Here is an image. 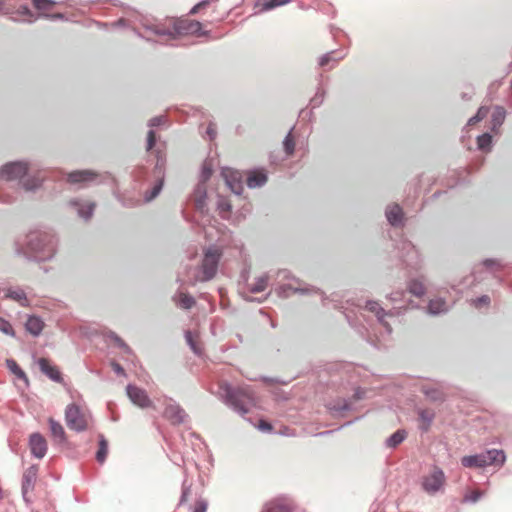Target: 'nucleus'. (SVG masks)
I'll return each mask as SVG.
<instances>
[{
  "mask_svg": "<svg viewBox=\"0 0 512 512\" xmlns=\"http://www.w3.org/2000/svg\"><path fill=\"white\" fill-rule=\"evenodd\" d=\"M267 181V175L263 171H252L247 177V185L250 188L260 187Z\"/></svg>",
  "mask_w": 512,
  "mask_h": 512,
  "instance_id": "17",
  "label": "nucleus"
},
{
  "mask_svg": "<svg viewBox=\"0 0 512 512\" xmlns=\"http://www.w3.org/2000/svg\"><path fill=\"white\" fill-rule=\"evenodd\" d=\"M480 121V119H478V117L475 115L473 117H471L468 121V125H475L476 123H478Z\"/></svg>",
  "mask_w": 512,
  "mask_h": 512,
  "instance_id": "51",
  "label": "nucleus"
},
{
  "mask_svg": "<svg viewBox=\"0 0 512 512\" xmlns=\"http://www.w3.org/2000/svg\"><path fill=\"white\" fill-rule=\"evenodd\" d=\"M291 504L287 499L278 498L268 502L263 512H291Z\"/></svg>",
  "mask_w": 512,
  "mask_h": 512,
  "instance_id": "12",
  "label": "nucleus"
},
{
  "mask_svg": "<svg viewBox=\"0 0 512 512\" xmlns=\"http://www.w3.org/2000/svg\"><path fill=\"white\" fill-rule=\"evenodd\" d=\"M492 143V137L490 134L485 133L477 138V144L479 149L488 150Z\"/></svg>",
  "mask_w": 512,
  "mask_h": 512,
  "instance_id": "29",
  "label": "nucleus"
},
{
  "mask_svg": "<svg viewBox=\"0 0 512 512\" xmlns=\"http://www.w3.org/2000/svg\"><path fill=\"white\" fill-rule=\"evenodd\" d=\"M112 368L119 375H124L125 374L123 367L120 364H118V363L113 362L112 363Z\"/></svg>",
  "mask_w": 512,
  "mask_h": 512,
  "instance_id": "46",
  "label": "nucleus"
},
{
  "mask_svg": "<svg viewBox=\"0 0 512 512\" xmlns=\"http://www.w3.org/2000/svg\"><path fill=\"white\" fill-rule=\"evenodd\" d=\"M94 207H95L94 204H89L85 209L84 208L79 209L80 216L84 217L86 219L90 218L93 213Z\"/></svg>",
  "mask_w": 512,
  "mask_h": 512,
  "instance_id": "35",
  "label": "nucleus"
},
{
  "mask_svg": "<svg viewBox=\"0 0 512 512\" xmlns=\"http://www.w3.org/2000/svg\"><path fill=\"white\" fill-rule=\"evenodd\" d=\"M488 303H489V297L488 296H483V297L477 299L476 306H479V304L487 305Z\"/></svg>",
  "mask_w": 512,
  "mask_h": 512,
  "instance_id": "49",
  "label": "nucleus"
},
{
  "mask_svg": "<svg viewBox=\"0 0 512 512\" xmlns=\"http://www.w3.org/2000/svg\"><path fill=\"white\" fill-rule=\"evenodd\" d=\"M485 494L484 491H480V490H471V491H468L465 496H464V501H469V502H472V503H475L477 502L483 495Z\"/></svg>",
  "mask_w": 512,
  "mask_h": 512,
  "instance_id": "31",
  "label": "nucleus"
},
{
  "mask_svg": "<svg viewBox=\"0 0 512 512\" xmlns=\"http://www.w3.org/2000/svg\"><path fill=\"white\" fill-rule=\"evenodd\" d=\"M445 480L444 472L434 467L428 475L422 477L421 486L426 493L435 494L443 488Z\"/></svg>",
  "mask_w": 512,
  "mask_h": 512,
  "instance_id": "6",
  "label": "nucleus"
},
{
  "mask_svg": "<svg viewBox=\"0 0 512 512\" xmlns=\"http://www.w3.org/2000/svg\"><path fill=\"white\" fill-rule=\"evenodd\" d=\"M504 115H505L504 110L502 108H497L494 113V121L500 125L502 123V121L504 120Z\"/></svg>",
  "mask_w": 512,
  "mask_h": 512,
  "instance_id": "42",
  "label": "nucleus"
},
{
  "mask_svg": "<svg viewBox=\"0 0 512 512\" xmlns=\"http://www.w3.org/2000/svg\"><path fill=\"white\" fill-rule=\"evenodd\" d=\"M406 431L405 430H397L395 433H393L388 439H387V446L390 448H395L400 443L404 441L406 438Z\"/></svg>",
  "mask_w": 512,
  "mask_h": 512,
  "instance_id": "23",
  "label": "nucleus"
},
{
  "mask_svg": "<svg viewBox=\"0 0 512 512\" xmlns=\"http://www.w3.org/2000/svg\"><path fill=\"white\" fill-rule=\"evenodd\" d=\"M330 60H331V55L327 54L320 59L319 64H320V66L324 67L330 62Z\"/></svg>",
  "mask_w": 512,
  "mask_h": 512,
  "instance_id": "47",
  "label": "nucleus"
},
{
  "mask_svg": "<svg viewBox=\"0 0 512 512\" xmlns=\"http://www.w3.org/2000/svg\"><path fill=\"white\" fill-rule=\"evenodd\" d=\"M210 4L209 0H204L196 4L190 11V14L198 13L202 8L208 6Z\"/></svg>",
  "mask_w": 512,
  "mask_h": 512,
  "instance_id": "41",
  "label": "nucleus"
},
{
  "mask_svg": "<svg viewBox=\"0 0 512 512\" xmlns=\"http://www.w3.org/2000/svg\"><path fill=\"white\" fill-rule=\"evenodd\" d=\"M483 264L488 267V268H491V267H500V263L497 261V260H492V259H487L483 262Z\"/></svg>",
  "mask_w": 512,
  "mask_h": 512,
  "instance_id": "45",
  "label": "nucleus"
},
{
  "mask_svg": "<svg viewBox=\"0 0 512 512\" xmlns=\"http://www.w3.org/2000/svg\"><path fill=\"white\" fill-rule=\"evenodd\" d=\"M409 292L417 297H421L426 292L425 284L422 280L414 279L408 285Z\"/></svg>",
  "mask_w": 512,
  "mask_h": 512,
  "instance_id": "21",
  "label": "nucleus"
},
{
  "mask_svg": "<svg viewBox=\"0 0 512 512\" xmlns=\"http://www.w3.org/2000/svg\"><path fill=\"white\" fill-rule=\"evenodd\" d=\"M505 459L504 451L492 449L480 454L464 456L461 459V464L466 468H483L488 465L501 466Z\"/></svg>",
  "mask_w": 512,
  "mask_h": 512,
  "instance_id": "3",
  "label": "nucleus"
},
{
  "mask_svg": "<svg viewBox=\"0 0 512 512\" xmlns=\"http://www.w3.org/2000/svg\"><path fill=\"white\" fill-rule=\"evenodd\" d=\"M48 422L52 437L60 443L64 442L66 440V435L63 426L53 418H49Z\"/></svg>",
  "mask_w": 512,
  "mask_h": 512,
  "instance_id": "18",
  "label": "nucleus"
},
{
  "mask_svg": "<svg viewBox=\"0 0 512 512\" xmlns=\"http://www.w3.org/2000/svg\"><path fill=\"white\" fill-rule=\"evenodd\" d=\"M156 143L155 132L150 130L147 135V150H151Z\"/></svg>",
  "mask_w": 512,
  "mask_h": 512,
  "instance_id": "37",
  "label": "nucleus"
},
{
  "mask_svg": "<svg viewBox=\"0 0 512 512\" xmlns=\"http://www.w3.org/2000/svg\"><path fill=\"white\" fill-rule=\"evenodd\" d=\"M25 326L29 333H31L34 336H37L42 332L44 323L39 317L31 316L26 321Z\"/></svg>",
  "mask_w": 512,
  "mask_h": 512,
  "instance_id": "19",
  "label": "nucleus"
},
{
  "mask_svg": "<svg viewBox=\"0 0 512 512\" xmlns=\"http://www.w3.org/2000/svg\"><path fill=\"white\" fill-rule=\"evenodd\" d=\"M283 145L287 155H292L295 150V139L292 135V132H289L285 137Z\"/></svg>",
  "mask_w": 512,
  "mask_h": 512,
  "instance_id": "30",
  "label": "nucleus"
},
{
  "mask_svg": "<svg viewBox=\"0 0 512 512\" xmlns=\"http://www.w3.org/2000/svg\"><path fill=\"white\" fill-rule=\"evenodd\" d=\"M366 308L375 313V315L380 319L382 320L383 317L385 316V312H384V309L379 305L378 302H375V301H369L366 305Z\"/></svg>",
  "mask_w": 512,
  "mask_h": 512,
  "instance_id": "28",
  "label": "nucleus"
},
{
  "mask_svg": "<svg viewBox=\"0 0 512 512\" xmlns=\"http://www.w3.org/2000/svg\"><path fill=\"white\" fill-rule=\"evenodd\" d=\"M175 301L180 307L184 309H190L195 304L194 298L184 292H180L175 298Z\"/></svg>",
  "mask_w": 512,
  "mask_h": 512,
  "instance_id": "22",
  "label": "nucleus"
},
{
  "mask_svg": "<svg viewBox=\"0 0 512 512\" xmlns=\"http://www.w3.org/2000/svg\"><path fill=\"white\" fill-rule=\"evenodd\" d=\"M162 189V181L155 185L151 191V194L146 197L147 201L154 199Z\"/></svg>",
  "mask_w": 512,
  "mask_h": 512,
  "instance_id": "39",
  "label": "nucleus"
},
{
  "mask_svg": "<svg viewBox=\"0 0 512 512\" xmlns=\"http://www.w3.org/2000/svg\"><path fill=\"white\" fill-rule=\"evenodd\" d=\"M291 0H271L270 2L265 3V11L271 10L275 7L285 5L289 3Z\"/></svg>",
  "mask_w": 512,
  "mask_h": 512,
  "instance_id": "34",
  "label": "nucleus"
},
{
  "mask_svg": "<svg viewBox=\"0 0 512 512\" xmlns=\"http://www.w3.org/2000/svg\"><path fill=\"white\" fill-rule=\"evenodd\" d=\"M446 309H447L446 303H445V301H443L441 299L431 300L428 305V311L431 314H438V313L446 311Z\"/></svg>",
  "mask_w": 512,
  "mask_h": 512,
  "instance_id": "25",
  "label": "nucleus"
},
{
  "mask_svg": "<svg viewBox=\"0 0 512 512\" xmlns=\"http://www.w3.org/2000/svg\"><path fill=\"white\" fill-rule=\"evenodd\" d=\"M8 297L20 302L22 305H24V302L26 301V296L23 291H11L8 293Z\"/></svg>",
  "mask_w": 512,
  "mask_h": 512,
  "instance_id": "33",
  "label": "nucleus"
},
{
  "mask_svg": "<svg viewBox=\"0 0 512 512\" xmlns=\"http://www.w3.org/2000/svg\"><path fill=\"white\" fill-rule=\"evenodd\" d=\"M488 114V108L486 107H480L477 111V114L476 116L478 117V119L483 120Z\"/></svg>",
  "mask_w": 512,
  "mask_h": 512,
  "instance_id": "44",
  "label": "nucleus"
},
{
  "mask_svg": "<svg viewBox=\"0 0 512 512\" xmlns=\"http://www.w3.org/2000/svg\"><path fill=\"white\" fill-rule=\"evenodd\" d=\"M257 427L264 432H271L273 430V426L265 420H260Z\"/></svg>",
  "mask_w": 512,
  "mask_h": 512,
  "instance_id": "40",
  "label": "nucleus"
},
{
  "mask_svg": "<svg viewBox=\"0 0 512 512\" xmlns=\"http://www.w3.org/2000/svg\"><path fill=\"white\" fill-rule=\"evenodd\" d=\"M186 340H187V342L189 343V345L191 346L192 350H193L195 353H197V354H198V353H200V351H199V349H198L197 345H196V344L194 343V341H193V337H192L191 332H187V333H186Z\"/></svg>",
  "mask_w": 512,
  "mask_h": 512,
  "instance_id": "43",
  "label": "nucleus"
},
{
  "mask_svg": "<svg viewBox=\"0 0 512 512\" xmlns=\"http://www.w3.org/2000/svg\"><path fill=\"white\" fill-rule=\"evenodd\" d=\"M29 448L34 457L42 459L46 455L48 444L43 435L33 433L29 437Z\"/></svg>",
  "mask_w": 512,
  "mask_h": 512,
  "instance_id": "8",
  "label": "nucleus"
},
{
  "mask_svg": "<svg viewBox=\"0 0 512 512\" xmlns=\"http://www.w3.org/2000/svg\"><path fill=\"white\" fill-rule=\"evenodd\" d=\"M225 402L236 412L244 415L254 406L252 391L248 387H232L227 383L220 384Z\"/></svg>",
  "mask_w": 512,
  "mask_h": 512,
  "instance_id": "2",
  "label": "nucleus"
},
{
  "mask_svg": "<svg viewBox=\"0 0 512 512\" xmlns=\"http://www.w3.org/2000/svg\"><path fill=\"white\" fill-rule=\"evenodd\" d=\"M207 502L204 500H198L194 505L193 512H206Z\"/></svg>",
  "mask_w": 512,
  "mask_h": 512,
  "instance_id": "38",
  "label": "nucleus"
},
{
  "mask_svg": "<svg viewBox=\"0 0 512 512\" xmlns=\"http://www.w3.org/2000/svg\"><path fill=\"white\" fill-rule=\"evenodd\" d=\"M221 256L222 252L220 249H207L201 264V275L196 277V281H208L212 279L216 275Z\"/></svg>",
  "mask_w": 512,
  "mask_h": 512,
  "instance_id": "5",
  "label": "nucleus"
},
{
  "mask_svg": "<svg viewBox=\"0 0 512 512\" xmlns=\"http://www.w3.org/2000/svg\"><path fill=\"white\" fill-rule=\"evenodd\" d=\"M386 216H387L388 221L392 225H394V226L400 225L402 223V219H403V211L399 205L394 204L387 208Z\"/></svg>",
  "mask_w": 512,
  "mask_h": 512,
  "instance_id": "16",
  "label": "nucleus"
},
{
  "mask_svg": "<svg viewBox=\"0 0 512 512\" xmlns=\"http://www.w3.org/2000/svg\"><path fill=\"white\" fill-rule=\"evenodd\" d=\"M0 330L5 334H13V328L11 324L0 318Z\"/></svg>",
  "mask_w": 512,
  "mask_h": 512,
  "instance_id": "36",
  "label": "nucleus"
},
{
  "mask_svg": "<svg viewBox=\"0 0 512 512\" xmlns=\"http://www.w3.org/2000/svg\"><path fill=\"white\" fill-rule=\"evenodd\" d=\"M363 395H364V391L358 388V389L355 391V394L353 395V398H354L355 400H359V399L363 398Z\"/></svg>",
  "mask_w": 512,
  "mask_h": 512,
  "instance_id": "50",
  "label": "nucleus"
},
{
  "mask_svg": "<svg viewBox=\"0 0 512 512\" xmlns=\"http://www.w3.org/2000/svg\"><path fill=\"white\" fill-rule=\"evenodd\" d=\"M39 366L41 371L54 381L61 380V373L56 366H53L46 358L39 359Z\"/></svg>",
  "mask_w": 512,
  "mask_h": 512,
  "instance_id": "13",
  "label": "nucleus"
},
{
  "mask_svg": "<svg viewBox=\"0 0 512 512\" xmlns=\"http://www.w3.org/2000/svg\"><path fill=\"white\" fill-rule=\"evenodd\" d=\"M268 284V277L266 275L260 276L256 279L255 283L251 285L250 291L252 293H259L266 289Z\"/></svg>",
  "mask_w": 512,
  "mask_h": 512,
  "instance_id": "26",
  "label": "nucleus"
},
{
  "mask_svg": "<svg viewBox=\"0 0 512 512\" xmlns=\"http://www.w3.org/2000/svg\"><path fill=\"white\" fill-rule=\"evenodd\" d=\"M33 5L37 10L40 11H50L52 7L55 5L53 0H32Z\"/></svg>",
  "mask_w": 512,
  "mask_h": 512,
  "instance_id": "27",
  "label": "nucleus"
},
{
  "mask_svg": "<svg viewBox=\"0 0 512 512\" xmlns=\"http://www.w3.org/2000/svg\"><path fill=\"white\" fill-rule=\"evenodd\" d=\"M37 470L36 466H32L24 473L22 483V492L24 495L33 489L37 477Z\"/></svg>",
  "mask_w": 512,
  "mask_h": 512,
  "instance_id": "14",
  "label": "nucleus"
},
{
  "mask_svg": "<svg viewBox=\"0 0 512 512\" xmlns=\"http://www.w3.org/2000/svg\"><path fill=\"white\" fill-rule=\"evenodd\" d=\"M228 184L231 186V189L236 192V193H240V191L236 190V188L231 184V182L229 180H227Z\"/></svg>",
  "mask_w": 512,
  "mask_h": 512,
  "instance_id": "54",
  "label": "nucleus"
},
{
  "mask_svg": "<svg viewBox=\"0 0 512 512\" xmlns=\"http://www.w3.org/2000/svg\"><path fill=\"white\" fill-rule=\"evenodd\" d=\"M126 390L129 399L140 408L153 406V402L150 400L145 390L134 385H128Z\"/></svg>",
  "mask_w": 512,
  "mask_h": 512,
  "instance_id": "7",
  "label": "nucleus"
},
{
  "mask_svg": "<svg viewBox=\"0 0 512 512\" xmlns=\"http://www.w3.org/2000/svg\"><path fill=\"white\" fill-rule=\"evenodd\" d=\"M419 428L427 432L435 418V413L432 409H420L419 412Z\"/></svg>",
  "mask_w": 512,
  "mask_h": 512,
  "instance_id": "15",
  "label": "nucleus"
},
{
  "mask_svg": "<svg viewBox=\"0 0 512 512\" xmlns=\"http://www.w3.org/2000/svg\"><path fill=\"white\" fill-rule=\"evenodd\" d=\"M154 33L160 36H169L172 38L196 35L202 36V24L196 20L188 18L171 19L165 24L156 25Z\"/></svg>",
  "mask_w": 512,
  "mask_h": 512,
  "instance_id": "1",
  "label": "nucleus"
},
{
  "mask_svg": "<svg viewBox=\"0 0 512 512\" xmlns=\"http://www.w3.org/2000/svg\"><path fill=\"white\" fill-rule=\"evenodd\" d=\"M208 133H209L210 135H212L213 130H212V128H211V127H209V128H208Z\"/></svg>",
  "mask_w": 512,
  "mask_h": 512,
  "instance_id": "55",
  "label": "nucleus"
},
{
  "mask_svg": "<svg viewBox=\"0 0 512 512\" xmlns=\"http://www.w3.org/2000/svg\"><path fill=\"white\" fill-rule=\"evenodd\" d=\"M108 454V443L105 438L101 435L99 440V448L96 453V459L99 463H104Z\"/></svg>",
  "mask_w": 512,
  "mask_h": 512,
  "instance_id": "24",
  "label": "nucleus"
},
{
  "mask_svg": "<svg viewBox=\"0 0 512 512\" xmlns=\"http://www.w3.org/2000/svg\"><path fill=\"white\" fill-rule=\"evenodd\" d=\"M28 167L22 162H13L5 165L1 170V176L6 180H13L23 177L27 173Z\"/></svg>",
  "mask_w": 512,
  "mask_h": 512,
  "instance_id": "9",
  "label": "nucleus"
},
{
  "mask_svg": "<svg viewBox=\"0 0 512 512\" xmlns=\"http://www.w3.org/2000/svg\"><path fill=\"white\" fill-rule=\"evenodd\" d=\"M160 123V119L159 118H154L151 120V126H156Z\"/></svg>",
  "mask_w": 512,
  "mask_h": 512,
  "instance_id": "52",
  "label": "nucleus"
},
{
  "mask_svg": "<svg viewBox=\"0 0 512 512\" xmlns=\"http://www.w3.org/2000/svg\"><path fill=\"white\" fill-rule=\"evenodd\" d=\"M186 416L185 411L179 405L169 404L165 407L164 417L173 424L183 423Z\"/></svg>",
  "mask_w": 512,
  "mask_h": 512,
  "instance_id": "10",
  "label": "nucleus"
},
{
  "mask_svg": "<svg viewBox=\"0 0 512 512\" xmlns=\"http://www.w3.org/2000/svg\"><path fill=\"white\" fill-rule=\"evenodd\" d=\"M97 178V174L92 170H78L68 174L67 181L72 184L88 183Z\"/></svg>",
  "mask_w": 512,
  "mask_h": 512,
  "instance_id": "11",
  "label": "nucleus"
},
{
  "mask_svg": "<svg viewBox=\"0 0 512 512\" xmlns=\"http://www.w3.org/2000/svg\"><path fill=\"white\" fill-rule=\"evenodd\" d=\"M262 5V10L265 11V3L270 2L271 0H260Z\"/></svg>",
  "mask_w": 512,
  "mask_h": 512,
  "instance_id": "53",
  "label": "nucleus"
},
{
  "mask_svg": "<svg viewBox=\"0 0 512 512\" xmlns=\"http://www.w3.org/2000/svg\"><path fill=\"white\" fill-rule=\"evenodd\" d=\"M65 419L69 429L81 432L89 428L91 415L79 406L71 404L66 408Z\"/></svg>",
  "mask_w": 512,
  "mask_h": 512,
  "instance_id": "4",
  "label": "nucleus"
},
{
  "mask_svg": "<svg viewBox=\"0 0 512 512\" xmlns=\"http://www.w3.org/2000/svg\"><path fill=\"white\" fill-rule=\"evenodd\" d=\"M38 185H40V181H38V180L33 184H30V181H27L24 183V187L26 190H32V189L36 188Z\"/></svg>",
  "mask_w": 512,
  "mask_h": 512,
  "instance_id": "48",
  "label": "nucleus"
},
{
  "mask_svg": "<svg viewBox=\"0 0 512 512\" xmlns=\"http://www.w3.org/2000/svg\"><path fill=\"white\" fill-rule=\"evenodd\" d=\"M7 365L16 376H18L19 378L26 379L24 371L18 366V364L14 360H8Z\"/></svg>",
  "mask_w": 512,
  "mask_h": 512,
  "instance_id": "32",
  "label": "nucleus"
},
{
  "mask_svg": "<svg viewBox=\"0 0 512 512\" xmlns=\"http://www.w3.org/2000/svg\"><path fill=\"white\" fill-rule=\"evenodd\" d=\"M422 391L430 401L436 402L444 400V393L437 386H424Z\"/></svg>",
  "mask_w": 512,
  "mask_h": 512,
  "instance_id": "20",
  "label": "nucleus"
}]
</instances>
